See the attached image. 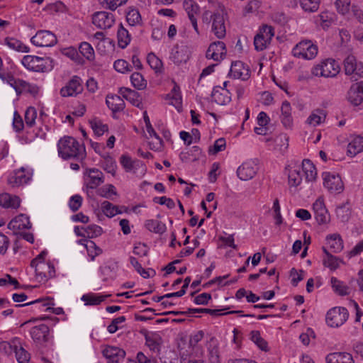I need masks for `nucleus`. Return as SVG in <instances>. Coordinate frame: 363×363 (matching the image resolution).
<instances>
[{"instance_id":"obj_1","label":"nucleus","mask_w":363,"mask_h":363,"mask_svg":"<svg viewBox=\"0 0 363 363\" xmlns=\"http://www.w3.org/2000/svg\"><path fill=\"white\" fill-rule=\"evenodd\" d=\"M58 152L64 160L77 158L82 160L85 157V149L72 137H65L58 143Z\"/></svg>"},{"instance_id":"obj_2","label":"nucleus","mask_w":363,"mask_h":363,"mask_svg":"<svg viewBox=\"0 0 363 363\" xmlns=\"http://www.w3.org/2000/svg\"><path fill=\"white\" fill-rule=\"evenodd\" d=\"M21 62L28 70L33 72H49L54 67V62L50 57H40L34 55H26Z\"/></svg>"},{"instance_id":"obj_3","label":"nucleus","mask_w":363,"mask_h":363,"mask_svg":"<svg viewBox=\"0 0 363 363\" xmlns=\"http://www.w3.org/2000/svg\"><path fill=\"white\" fill-rule=\"evenodd\" d=\"M339 64L333 59H326L315 66L312 74L316 77H334L340 72Z\"/></svg>"},{"instance_id":"obj_4","label":"nucleus","mask_w":363,"mask_h":363,"mask_svg":"<svg viewBox=\"0 0 363 363\" xmlns=\"http://www.w3.org/2000/svg\"><path fill=\"white\" fill-rule=\"evenodd\" d=\"M292 52L294 57L311 60L316 56L318 48L311 40H303L295 46Z\"/></svg>"},{"instance_id":"obj_5","label":"nucleus","mask_w":363,"mask_h":363,"mask_svg":"<svg viewBox=\"0 0 363 363\" xmlns=\"http://www.w3.org/2000/svg\"><path fill=\"white\" fill-rule=\"evenodd\" d=\"M349 317L347 308L344 307H334L329 310L326 314V322L330 327H339L344 324Z\"/></svg>"},{"instance_id":"obj_6","label":"nucleus","mask_w":363,"mask_h":363,"mask_svg":"<svg viewBox=\"0 0 363 363\" xmlns=\"http://www.w3.org/2000/svg\"><path fill=\"white\" fill-rule=\"evenodd\" d=\"M345 72L347 75H351L352 81H357L363 77V63L357 62L354 56L349 55L344 60Z\"/></svg>"},{"instance_id":"obj_7","label":"nucleus","mask_w":363,"mask_h":363,"mask_svg":"<svg viewBox=\"0 0 363 363\" xmlns=\"http://www.w3.org/2000/svg\"><path fill=\"white\" fill-rule=\"evenodd\" d=\"M31 43L38 47H52L57 42V37L51 31L46 30H38L30 39Z\"/></svg>"},{"instance_id":"obj_8","label":"nucleus","mask_w":363,"mask_h":363,"mask_svg":"<svg viewBox=\"0 0 363 363\" xmlns=\"http://www.w3.org/2000/svg\"><path fill=\"white\" fill-rule=\"evenodd\" d=\"M35 277L39 282H45L55 276V270L52 264L40 261L34 265Z\"/></svg>"},{"instance_id":"obj_9","label":"nucleus","mask_w":363,"mask_h":363,"mask_svg":"<svg viewBox=\"0 0 363 363\" xmlns=\"http://www.w3.org/2000/svg\"><path fill=\"white\" fill-rule=\"evenodd\" d=\"M9 83L14 88L18 95L24 91L35 96L39 91L36 84H30L20 79H16L11 75H9Z\"/></svg>"},{"instance_id":"obj_10","label":"nucleus","mask_w":363,"mask_h":363,"mask_svg":"<svg viewBox=\"0 0 363 363\" xmlns=\"http://www.w3.org/2000/svg\"><path fill=\"white\" fill-rule=\"evenodd\" d=\"M323 184L325 188L331 193H340L343 190V183L341 177L337 174H331L330 172H324Z\"/></svg>"},{"instance_id":"obj_11","label":"nucleus","mask_w":363,"mask_h":363,"mask_svg":"<svg viewBox=\"0 0 363 363\" xmlns=\"http://www.w3.org/2000/svg\"><path fill=\"white\" fill-rule=\"evenodd\" d=\"M114 16L106 11H98L92 16V23L100 29L110 28L114 23Z\"/></svg>"},{"instance_id":"obj_12","label":"nucleus","mask_w":363,"mask_h":363,"mask_svg":"<svg viewBox=\"0 0 363 363\" xmlns=\"http://www.w3.org/2000/svg\"><path fill=\"white\" fill-rule=\"evenodd\" d=\"M191 49L188 45H176L172 50L170 58L175 65L186 63L190 58Z\"/></svg>"},{"instance_id":"obj_13","label":"nucleus","mask_w":363,"mask_h":363,"mask_svg":"<svg viewBox=\"0 0 363 363\" xmlns=\"http://www.w3.org/2000/svg\"><path fill=\"white\" fill-rule=\"evenodd\" d=\"M83 90L82 80L78 76H74L60 90V94L63 97L73 96L81 93Z\"/></svg>"},{"instance_id":"obj_14","label":"nucleus","mask_w":363,"mask_h":363,"mask_svg":"<svg viewBox=\"0 0 363 363\" xmlns=\"http://www.w3.org/2000/svg\"><path fill=\"white\" fill-rule=\"evenodd\" d=\"M313 209L315 213V218L319 225L329 223L330 220V214L325 206L323 198L319 197L313 203Z\"/></svg>"},{"instance_id":"obj_15","label":"nucleus","mask_w":363,"mask_h":363,"mask_svg":"<svg viewBox=\"0 0 363 363\" xmlns=\"http://www.w3.org/2000/svg\"><path fill=\"white\" fill-rule=\"evenodd\" d=\"M226 55V47L223 42L216 41L210 44L206 57L215 61L222 60Z\"/></svg>"},{"instance_id":"obj_16","label":"nucleus","mask_w":363,"mask_h":363,"mask_svg":"<svg viewBox=\"0 0 363 363\" xmlns=\"http://www.w3.org/2000/svg\"><path fill=\"white\" fill-rule=\"evenodd\" d=\"M257 166L255 161H247L242 164L237 170L238 177L243 181L252 179L257 172Z\"/></svg>"},{"instance_id":"obj_17","label":"nucleus","mask_w":363,"mask_h":363,"mask_svg":"<svg viewBox=\"0 0 363 363\" xmlns=\"http://www.w3.org/2000/svg\"><path fill=\"white\" fill-rule=\"evenodd\" d=\"M347 100L354 106L363 102V82L352 84L347 92Z\"/></svg>"},{"instance_id":"obj_18","label":"nucleus","mask_w":363,"mask_h":363,"mask_svg":"<svg viewBox=\"0 0 363 363\" xmlns=\"http://www.w3.org/2000/svg\"><path fill=\"white\" fill-rule=\"evenodd\" d=\"M86 187L89 189H96L101 184L104 183V174L98 169L93 168L86 170Z\"/></svg>"},{"instance_id":"obj_19","label":"nucleus","mask_w":363,"mask_h":363,"mask_svg":"<svg viewBox=\"0 0 363 363\" xmlns=\"http://www.w3.org/2000/svg\"><path fill=\"white\" fill-rule=\"evenodd\" d=\"M213 19L212 31L218 38L222 39L225 36L226 29L223 16L220 13H215L211 16Z\"/></svg>"},{"instance_id":"obj_20","label":"nucleus","mask_w":363,"mask_h":363,"mask_svg":"<svg viewBox=\"0 0 363 363\" xmlns=\"http://www.w3.org/2000/svg\"><path fill=\"white\" fill-rule=\"evenodd\" d=\"M229 76L235 79H241L246 80L250 77V70L244 66L241 61L232 62Z\"/></svg>"},{"instance_id":"obj_21","label":"nucleus","mask_w":363,"mask_h":363,"mask_svg":"<svg viewBox=\"0 0 363 363\" xmlns=\"http://www.w3.org/2000/svg\"><path fill=\"white\" fill-rule=\"evenodd\" d=\"M31 227L32 224L30 222L29 217L24 214H20L15 217L8 224V228L13 230V232L30 229Z\"/></svg>"},{"instance_id":"obj_22","label":"nucleus","mask_w":363,"mask_h":363,"mask_svg":"<svg viewBox=\"0 0 363 363\" xmlns=\"http://www.w3.org/2000/svg\"><path fill=\"white\" fill-rule=\"evenodd\" d=\"M104 356L108 360V363H118L123 360L125 352L117 347H107L103 350Z\"/></svg>"},{"instance_id":"obj_23","label":"nucleus","mask_w":363,"mask_h":363,"mask_svg":"<svg viewBox=\"0 0 363 363\" xmlns=\"http://www.w3.org/2000/svg\"><path fill=\"white\" fill-rule=\"evenodd\" d=\"M32 339L38 343H43L48 341L49 328L45 324H41L33 327L30 331Z\"/></svg>"},{"instance_id":"obj_24","label":"nucleus","mask_w":363,"mask_h":363,"mask_svg":"<svg viewBox=\"0 0 363 363\" xmlns=\"http://www.w3.org/2000/svg\"><path fill=\"white\" fill-rule=\"evenodd\" d=\"M30 177H27L25 174V169L23 167L14 171L8 178V183L11 186H19L24 184L28 183Z\"/></svg>"},{"instance_id":"obj_25","label":"nucleus","mask_w":363,"mask_h":363,"mask_svg":"<svg viewBox=\"0 0 363 363\" xmlns=\"http://www.w3.org/2000/svg\"><path fill=\"white\" fill-rule=\"evenodd\" d=\"M213 100L220 105H225L230 101V94L228 90L220 86L213 88L212 94Z\"/></svg>"},{"instance_id":"obj_26","label":"nucleus","mask_w":363,"mask_h":363,"mask_svg":"<svg viewBox=\"0 0 363 363\" xmlns=\"http://www.w3.org/2000/svg\"><path fill=\"white\" fill-rule=\"evenodd\" d=\"M327 363H354L351 354L348 352H333L326 356Z\"/></svg>"},{"instance_id":"obj_27","label":"nucleus","mask_w":363,"mask_h":363,"mask_svg":"<svg viewBox=\"0 0 363 363\" xmlns=\"http://www.w3.org/2000/svg\"><path fill=\"white\" fill-rule=\"evenodd\" d=\"M106 104L113 113L121 111L125 108L123 99L118 95H107Z\"/></svg>"},{"instance_id":"obj_28","label":"nucleus","mask_w":363,"mask_h":363,"mask_svg":"<svg viewBox=\"0 0 363 363\" xmlns=\"http://www.w3.org/2000/svg\"><path fill=\"white\" fill-rule=\"evenodd\" d=\"M209 361L211 363H219L218 342L214 337H211L207 342Z\"/></svg>"},{"instance_id":"obj_29","label":"nucleus","mask_w":363,"mask_h":363,"mask_svg":"<svg viewBox=\"0 0 363 363\" xmlns=\"http://www.w3.org/2000/svg\"><path fill=\"white\" fill-rule=\"evenodd\" d=\"M0 206L6 208H17L20 206V199L7 193L1 194H0Z\"/></svg>"},{"instance_id":"obj_30","label":"nucleus","mask_w":363,"mask_h":363,"mask_svg":"<svg viewBox=\"0 0 363 363\" xmlns=\"http://www.w3.org/2000/svg\"><path fill=\"white\" fill-rule=\"evenodd\" d=\"M327 243L334 253H338L343 249V240L339 234H332L326 237Z\"/></svg>"},{"instance_id":"obj_31","label":"nucleus","mask_w":363,"mask_h":363,"mask_svg":"<svg viewBox=\"0 0 363 363\" xmlns=\"http://www.w3.org/2000/svg\"><path fill=\"white\" fill-rule=\"evenodd\" d=\"M302 170L307 182H313L315 179L317 175L316 169L310 160L305 159L303 160Z\"/></svg>"},{"instance_id":"obj_32","label":"nucleus","mask_w":363,"mask_h":363,"mask_svg":"<svg viewBox=\"0 0 363 363\" xmlns=\"http://www.w3.org/2000/svg\"><path fill=\"white\" fill-rule=\"evenodd\" d=\"M363 151V137L358 135L349 143L347 155L354 157Z\"/></svg>"},{"instance_id":"obj_33","label":"nucleus","mask_w":363,"mask_h":363,"mask_svg":"<svg viewBox=\"0 0 363 363\" xmlns=\"http://www.w3.org/2000/svg\"><path fill=\"white\" fill-rule=\"evenodd\" d=\"M145 228L150 232L162 235L166 230V225L157 220L150 219L145 221Z\"/></svg>"},{"instance_id":"obj_34","label":"nucleus","mask_w":363,"mask_h":363,"mask_svg":"<svg viewBox=\"0 0 363 363\" xmlns=\"http://www.w3.org/2000/svg\"><path fill=\"white\" fill-rule=\"evenodd\" d=\"M162 342L161 336L157 333H152L150 337H147L145 345L154 352L160 351V345Z\"/></svg>"},{"instance_id":"obj_35","label":"nucleus","mask_w":363,"mask_h":363,"mask_svg":"<svg viewBox=\"0 0 363 363\" xmlns=\"http://www.w3.org/2000/svg\"><path fill=\"white\" fill-rule=\"evenodd\" d=\"M117 37L118 46L122 49L125 48L130 42V35L121 23L118 30Z\"/></svg>"},{"instance_id":"obj_36","label":"nucleus","mask_w":363,"mask_h":363,"mask_svg":"<svg viewBox=\"0 0 363 363\" xmlns=\"http://www.w3.org/2000/svg\"><path fill=\"white\" fill-rule=\"evenodd\" d=\"M126 20L131 26H135L142 24V18L139 11L135 8H129L126 13Z\"/></svg>"},{"instance_id":"obj_37","label":"nucleus","mask_w":363,"mask_h":363,"mask_svg":"<svg viewBox=\"0 0 363 363\" xmlns=\"http://www.w3.org/2000/svg\"><path fill=\"white\" fill-rule=\"evenodd\" d=\"M331 284L335 292L338 295L346 296L350 294V288L337 278L332 277Z\"/></svg>"},{"instance_id":"obj_38","label":"nucleus","mask_w":363,"mask_h":363,"mask_svg":"<svg viewBox=\"0 0 363 363\" xmlns=\"http://www.w3.org/2000/svg\"><path fill=\"white\" fill-rule=\"evenodd\" d=\"M302 181V175L301 174V167H295L289 170V184L294 186H298Z\"/></svg>"},{"instance_id":"obj_39","label":"nucleus","mask_w":363,"mask_h":363,"mask_svg":"<svg viewBox=\"0 0 363 363\" xmlns=\"http://www.w3.org/2000/svg\"><path fill=\"white\" fill-rule=\"evenodd\" d=\"M101 210L102 212L109 218H112L117 214L121 213V211L118 209V206L112 204L108 201L102 202Z\"/></svg>"},{"instance_id":"obj_40","label":"nucleus","mask_w":363,"mask_h":363,"mask_svg":"<svg viewBox=\"0 0 363 363\" xmlns=\"http://www.w3.org/2000/svg\"><path fill=\"white\" fill-rule=\"evenodd\" d=\"M250 340L256 344V345L263 351H268V344L260 335L258 330H252L250 332Z\"/></svg>"},{"instance_id":"obj_41","label":"nucleus","mask_w":363,"mask_h":363,"mask_svg":"<svg viewBox=\"0 0 363 363\" xmlns=\"http://www.w3.org/2000/svg\"><path fill=\"white\" fill-rule=\"evenodd\" d=\"M183 7L187 13L189 19L191 16L192 18H195V16L199 13V6L193 0H184L183 2Z\"/></svg>"},{"instance_id":"obj_42","label":"nucleus","mask_w":363,"mask_h":363,"mask_svg":"<svg viewBox=\"0 0 363 363\" xmlns=\"http://www.w3.org/2000/svg\"><path fill=\"white\" fill-rule=\"evenodd\" d=\"M130 81L133 86L138 90H143L147 86L146 80L139 72L133 73L130 76Z\"/></svg>"},{"instance_id":"obj_43","label":"nucleus","mask_w":363,"mask_h":363,"mask_svg":"<svg viewBox=\"0 0 363 363\" xmlns=\"http://www.w3.org/2000/svg\"><path fill=\"white\" fill-rule=\"evenodd\" d=\"M343 263V261L340 258L333 256L332 254L328 257H324L323 259V264L325 267L330 268V270H335L340 267V263Z\"/></svg>"},{"instance_id":"obj_44","label":"nucleus","mask_w":363,"mask_h":363,"mask_svg":"<svg viewBox=\"0 0 363 363\" xmlns=\"http://www.w3.org/2000/svg\"><path fill=\"white\" fill-rule=\"evenodd\" d=\"M320 0H299L300 5L306 12L316 11L320 5Z\"/></svg>"},{"instance_id":"obj_45","label":"nucleus","mask_w":363,"mask_h":363,"mask_svg":"<svg viewBox=\"0 0 363 363\" xmlns=\"http://www.w3.org/2000/svg\"><path fill=\"white\" fill-rule=\"evenodd\" d=\"M109 296V295L103 296V295H94V294H86L84 295L82 299L86 302V305L96 306L100 304L102 301H104L106 297Z\"/></svg>"},{"instance_id":"obj_46","label":"nucleus","mask_w":363,"mask_h":363,"mask_svg":"<svg viewBox=\"0 0 363 363\" xmlns=\"http://www.w3.org/2000/svg\"><path fill=\"white\" fill-rule=\"evenodd\" d=\"M121 164L125 168L126 172L133 170L135 165L143 164V162L139 160L133 161L131 158L127 155H123L120 159Z\"/></svg>"},{"instance_id":"obj_47","label":"nucleus","mask_w":363,"mask_h":363,"mask_svg":"<svg viewBox=\"0 0 363 363\" xmlns=\"http://www.w3.org/2000/svg\"><path fill=\"white\" fill-rule=\"evenodd\" d=\"M80 53L88 60H92L94 58V51L91 45L86 43L82 42L79 47Z\"/></svg>"},{"instance_id":"obj_48","label":"nucleus","mask_w":363,"mask_h":363,"mask_svg":"<svg viewBox=\"0 0 363 363\" xmlns=\"http://www.w3.org/2000/svg\"><path fill=\"white\" fill-rule=\"evenodd\" d=\"M325 115L323 114V111L320 109H317L309 116L307 119V123L313 126H316L320 124L322 119H325Z\"/></svg>"},{"instance_id":"obj_49","label":"nucleus","mask_w":363,"mask_h":363,"mask_svg":"<svg viewBox=\"0 0 363 363\" xmlns=\"http://www.w3.org/2000/svg\"><path fill=\"white\" fill-rule=\"evenodd\" d=\"M82 229L86 233V237L89 238L99 237L103 233L102 228L97 225H89L86 228L82 227Z\"/></svg>"},{"instance_id":"obj_50","label":"nucleus","mask_w":363,"mask_h":363,"mask_svg":"<svg viewBox=\"0 0 363 363\" xmlns=\"http://www.w3.org/2000/svg\"><path fill=\"white\" fill-rule=\"evenodd\" d=\"M119 92L125 99L131 101L133 104L138 106L137 104L138 102V93L137 91L128 88H121Z\"/></svg>"},{"instance_id":"obj_51","label":"nucleus","mask_w":363,"mask_h":363,"mask_svg":"<svg viewBox=\"0 0 363 363\" xmlns=\"http://www.w3.org/2000/svg\"><path fill=\"white\" fill-rule=\"evenodd\" d=\"M105 9L115 11L118 6L126 3L128 0H98Z\"/></svg>"},{"instance_id":"obj_52","label":"nucleus","mask_w":363,"mask_h":363,"mask_svg":"<svg viewBox=\"0 0 363 363\" xmlns=\"http://www.w3.org/2000/svg\"><path fill=\"white\" fill-rule=\"evenodd\" d=\"M351 211L347 204H342L336 209V215L342 222H346L350 217Z\"/></svg>"},{"instance_id":"obj_53","label":"nucleus","mask_w":363,"mask_h":363,"mask_svg":"<svg viewBox=\"0 0 363 363\" xmlns=\"http://www.w3.org/2000/svg\"><path fill=\"white\" fill-rule=\"evenodd\" d=\"M269 43L270 42L267 40L262 34L257 33L254 38L255 49L257 51L264 50Z\"/></svg>"},{"instance_id":"obj_54","label":"nucleus","mask_w":363,"mask_h":363,"mask_svg":"<svg viewBox=\"0 0 363 363\" xmlns=\"http://www.w3.org/2000/svg\"><path fill=\"white\" fill-rule=\"evenodd\" d=\"M147 62L156 72H160L162 67V61L153 53L147 55Z\"/></svg>"},{"instance_id":"obj_55","label":"nucleus","mask_w":363,"mask_h":363,"mask_svg":"<svg viewBox=\"0 0 363 363\" xmlns=\"http://www.w3.org/2000/svg\"><path fill=\"white\" fill-rule=\"evenodd\" d=\"M91 126L96 135L100 136L105 132L108 131V128L107 125L103 124L101 121L96 119L90 121Z\"/></svg>"},{"instance_id":"obj_56","label":"nucleus","mask_w":363,"mask_h":363,"mask_svg":"<svg viewBox=\"0 0 363 363\" xmlns=\"http://www.w3.org/2000/svg\"><path fill=\"white\" fill-rule=\"evenodd\" d=\"M37 117V111L35 108L29 107L25 113V122L27 126L33 127Z\"/></svg>"},{"instance_id":"obj_57","label":"nucleus","mask_w":363,"mask_h":363,"mask_svg":"<svg viewBox=\"0 0 363 363\" xmlns=\"http://www.w3.org/2000/svg\"><path fill=\"white\" fill-rule=\"evenodd\" d=\"M130 262L135 269L145 279L151 277L149 272L143 269L141 264L138 262V259L134 257H130Z\"/></svg>"},{"instance_id":"obj_58","label":"nucleus","mask_w":363,"mask_h":363,"mask_svg":"<svg viewBox=\"0 0 363 363\" xmlns=\"http://www.w3.org/2000/svg\"><path fill=\"white\" fill-rule=\"evenodd\" d=\"M16 359L18 363H28L30 361V354L22 347L16 348L15 350Z\"/></svg>"},{"instance_id":"obj_59","label":"nucleus","mask_w":363,"mask_h":363,"mask_svg":"<svg viewBox=\"0 0 363 363\" xmlns=\"http://www.w3.org/2000/svg\"><path fill=\"white\" fill-rule=\"evenodd\" d=\"M114 69L121 73H125L126 72H130L132 67L129 65V63L124 60H117L115 61L113 64Z\"/></svg>"},{"instance_id":"obj_60","label":"nucleus","mask_w":363,"mask_h":363,"mask_svg":"<svg viewBox=\"0 0 363 363\" xmlns=\"http://www.w3.org/2000/svg\"><path fill=\"white\" fill-rule=\"evenodd\" d=\"M83 199L79 194H75L69 199V206L73 212H76L82 206Z\"/></svg>"},{"instance_id":"obj_61","label":"nucleus","mask_w":363,"mask_h":363,"mask_svg":"<svg viewBox=\"0 0 363 363\" xmlns=\"http://www.w3.org/2000/svg\"><path fill=\"white\" fill-rule=\"evenodd\" d=\"M320 25L323 29L328 28L333 21V13H330L328 11L322 12L318 16Z\"/></svg>"},{"instance_id":"obj_62","label":"nucleus","mask_w":363,"mask_h":363,"mask_svg":"<svg viewBox=\"0 0 363 363\" xmlns=\"http://www.w3.org/2000/svg\"><path fill=\"white\" fill-rule=\"evenodd\" d=\"M350 0H336L335 6L337 11L340 14H345L349 11Z\"/></svg>"},{"instance_id":"obj_63","label":"nucleus","mask_w":363,"mask_h":363,"mask_svg":"<svg viewBox=\"0 0 363 363\" xmlns=\"http://www.w3.org/2000/svg\"><path fill=\"white\" fill-rule=\"evenodd\" d=\"M115 186L113 184H108L99 189V194L107 199H111V195H116Z\"/></svg>"},{"instance_id":"obj_64","label":"nucleus","mask_w":363,"mask_h":363,"mask_svg":"<svg viewBox=\"0 0 363 363\" xmlns=\"http://www.w3.org/2000/svg\"><path fill=\"white\" fill-rule=\"evenodd\" d=\"M225 138H220L215 141L213 149H211V147L209 148V153L216 155L220 151L223 150L225 148Z\"/></svg>"}]
</instances>
